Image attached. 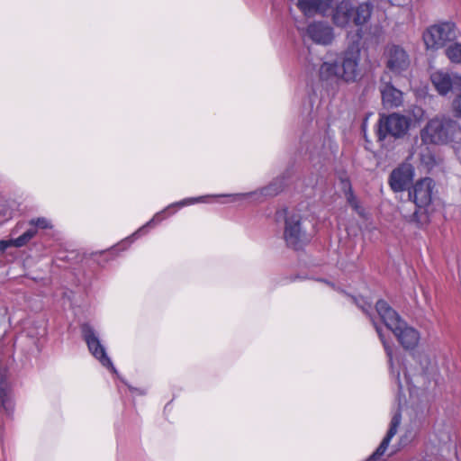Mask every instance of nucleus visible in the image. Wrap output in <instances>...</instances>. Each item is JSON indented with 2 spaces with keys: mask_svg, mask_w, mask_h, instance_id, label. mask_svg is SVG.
Masks as SVG:
<instances>
[{
  "mask_svg": "<svg viewBox=\"0 0 461 461\" xmlns=\"http://www.w3.org/2000/svg\"><path fill=\"white\" fill-rule=\"evenodd\" d=\"M420 140L424 144H458L461 142V126L450 116L438 115L420 131Z\"/></svg>",
  "mask_w": 461,
  "mask_h": 461,
  "instance_id": "1",
  "label": "nucleus"
},
{
  "mask_svg": "<svg viewBox=\"0 0 461 461\" xmlns=\"http://www.w3.org/2000/svg\"><path fill=\"white\" fill-rule=\"evenodd\" d=\"M375 309L385 328L393 333L402 347L412 348L418 344L419 332L408 326L385 301H377Z\"/></svg>",
  "mask_w": 461,
  "mask_h": 461,
  "instance_id": "2",
  "label": "nucleus"
},
{
  "mask_svg": "<svg viewBox=\"0 0 461 461\" xmlns=\"http://www.w3.org/2000/svg\"><path fill=\"white\" fill-rule=\"evenodd\" d=\"M372 12L371 2H362L354 6L350 2L342 0L332 10L331 20L337 27L346 28L354 24L361 28L370 20Z\"/></svg>",
  "mask_w": 461,
  "mask_h": 461,
  "instance_id": "3",
  "label": "nucleus"
},
{
  "mask_svg": "<svg viewBox=\"0 0 461 461\" xmlns=\"http://www.w3.org/2000/svg\"><path fill=\"white\" fill-rule=\"evenodd\" d=\"M374 325L375 327L376 332L384 345V350L389 359L390 363V372L392 377L396 381L399 391V405L402 404V398L405 399L404 390H408L410 392V395L412 394V387L411 384V380L406 372V366L403 363L402 357L394 354L393 348L391 347L388 340L385 339L384 333L379 326H377L375 322Z\"/></svg>",
  "mask_w": 461,
  "mask_h": 461,
  "instance_id": "4",
  "label": "nucleus"
},
{
  "mask_svg": "<svg viewBox=\"0 0 461 461\" xmlns=\"http://www.w3.org/2000/svg\"><path fill=\"white\" fill-rule=\"evenodd\" d=\"M245 196V194H214V195H202L198 197H190V198H185L181 201L173 203L167 206L164 210L161 212H157L150 221H149L145 225L138 229L131 236L128 237L125 240L122 241L119 246H122L123 244H131L137 238L146 233V229L148 227H151L153 225H156L162 221L166 216L164 215L166 212L170 211L174 208H182L185 206H189L197 203H208V199L211 197H228L230 198V202H236L240 198Z\"/></svg>",
  "mask_w": 461,
  "mask_h": 461,
  "instance_id": "5",
  "label": "nucleus"
},
{
  "mask_svg": "<svg viewBox=\"0 0 461 461\" xmlns=\"http://www.w3.org/2000/svg\"><path fill=\"white\" fill-rule=\"evenodd\" d=\"M306 220L299 211H289L285 214L284 240L286 245L294 249H300L310 240L307 233Z\"/></svg>",
  "mask_w": 461,
  "mask_h": 461,
  "instance_id": "6",
  "label": "nucleus"
},
{
  "mask_svg": "<svg viewBox=\"0 0 461 461\" xmlns=\"http://www.w3.org/2000/svg\"><path fill=\"white\" fill-rule=\"evenodd\" d=\"M457 37L455 23H440L428 28L423 33V41L427 49L438 50Z\"/></svg>",
  "mask_w": 461,
  "mask_h": 461,
  "instance_id": "7",
  "label": "nucleus"
},
{
  "mask_svg": "<svg viewBox=\"0 0 461 461\" xmlns=\"http://www.w3.org/2000/svg\"><path fill=\"white\" fill-rule=\"evenodd\" d=\"M30 228L15 239L0 240V251L5 252L10 247L26 246L37 234L38 230L52 229L51 221L47 217L32 218L28 221Z\"/></svg>",
  "mask_w": 461,
  "mask_h": 461,
  "instance_id": "8",
  "label": "nucleus"
},
{
  "mask_svg": "<svg viewBox=\"0 0 461 461\" xmlns=\"http://www.w3.org/2000/svg\"><path fill=\"white\" fill-rule=\"evenodd\" d=\"M409 127L410 122L404 115L394 113L382 116L378 123L377 138L382 141L387 135L395 138L402 137L408 131Z\"/></svg>",
  "mask_w": 461,
  "mask_h": 461,
  "instance_id": "9",
  "label": "nucleus"
},
{
  "mask_svg": "<svg viewBox=\"0 0 461 461\" xmlns=\"http://www.w3.org/2000/svg\"><path fill=\"white\" fill-rule=\"evenodd\" d=\"M82 335L93 357L96 358L103 366L115 373L116 369L112 360L107 356L105 348L102 345L95 329L89 324H84L82 326Z\"/></svg>",
  "mask_w": 461,
  "mask_h": 461,
  "instance_id": "10",
  "label": "nucleus"
},
{
  "mask_svg": "<svg viewBox=\"0 0 461 461\" xmlns=\"http://www.w3.org/2000/svg\"><path fill=\"white\" fill-rule=\"evenodd\" d=\"M361 50L357 44H352L341 57L340 79L346 82H354L359 77V61Z\"/></svg>",
  "mask_w": 461,
  "mask_h": 461,
  "instance_id": "11",
  "label": "nucleus"
},
{
  "mask_svg": "<svg viewBox=\"0 0 461 461\" xmlns=\"http://www.w3.org/2000/svg\"><path fill=\"white\" fill-rule=\"evenodd\" d=\"M435 182L430 177L418 180L409 191L411 201L419 209H426L430 205L435 194Z\"/></svg>",
  "mask_w": 461,
  "mask_h": 461,
  "instance_id": "12",
  "label": "nucleus"
},
{
  "mask_svg": "<svg viewBox=\"0 0 461 461\" xmlns=\"http://www.w3.org/2000/svg\"><path fill=\"white\" fill-rule=\"evenodd\" d=\"M431 82L441 95H446L450 91L461 90V76L444 70H437L430 75Z\"/></svg>",
  "mask_w": 461,
  "mask_h": 461,
  "instance_id": "13",
  "label": "nucleus"
},
{
  "mask_svg": "<svg viewBox=\"0 0 461 461\" xmlns=\"http://www.w3.org/2000/svg\"><path fill=\"white\" fill-rule=\"evenodd\" d=\"M305 37L321 46L331 45L335 40L334 29L326 22H312L305 30Z\"/></svg>",
  "mask_w": 461,
  "mask_h": 461,
  "instance_id": "14",
  "label": "nucleus"
},
{
  "mask_svg": "<svg viewBox=\"0 0 461 461\" xmlns=\"http://www.w3.org/2000/svg\"><path fill=\"white\" fill-rule=\"evenodd\" d=\"M386 68L393 74H401L408 69L410 58L407 52L398 45L388 46L384 52Z\"/></svg>",
  "mask_w": 461,
  "mask_h": 461,
  "instance_id": "15",
  "label": "nucleus"
},
{
  "mask_svg": "<svg viewBox=\"0 0 461 461\" xmlns=\"http://www.w3.org/2000/svg\"><path fill=\"white\" fill-rule=\"evenodd\" d=\"M414 177V168L409 163H402L394 168L389 176V185L395 193L406 190Z\"/></svg>",
  "mask_w": 461,
  "mask_h": 461,
  "instance_id": "16",
  "label": "nucleus"
},
{
  "mask_svg": "<svg viewBox=\"0 0 461 461\" xmlns=\"http://www.w3.org/2000/svg\"><path fill=\"white\" fill-rule=\"evenodd\" d=\"M401 413L399 411H396L392 418L390 427L385 437L383 438L382 442L380 443L376 450L367 458L366 461H378L383 457V456L388 449L392 438L397 433L398 427L401 424Z\"/></svg>",
  "mask_w": 461,
  "mask_h": 461,
  "instance_id": "17",
  "label": "nucleus"
},
{
  "mask_svg": "<svg viewBox=\"0 0 461 461\" xmlns=\"http://www.w3.org/2000/svg\"><path fill=\"white\" fill-rule=\"evenodd\" d=\"M335 0H297V7L306 16H312L315 14L326 15L330 10Z\"/></svg>",
  "mask_w": 461,
  "mask_h": 461,
  "instance_id": "18",
  "label": "nucleus"
},
{
  "mask_svg": "<svg viewBox=\"0 0 461 461\" xmlns=\"http://www.w3.org/2000/svg\"><path fill=\"white\" fill-rule=\"evenodd\" d=\"M380 93L385 108H396L402 104V92L391 83H383L380 86Z\"/></svg>",
  "mask_w": 461,
  "mask_h": 461,
  "instance_id": "19",
  "label": "nucleus"
},
{
  "mask_svg": "<svg viewBox=\"0 0 461 461\" xmlns=\"http://www.w3.org/2000/svg\"><path fill=\"white\" fill-rule=\"evenodd\" d=\"M0 410L7 415L13 414L14 411L11 386L5 375L0 376Z\"/></svg>",
  "mask_w": 461,
  "mask_h": 461,
  "instance_id": "20",
  "label": "nucleus"
},
{
  "mask_svg": "<svg viewBox=\"0 0 461 461\" xmlns=\"http://www.w3.org/2000/svg\"><path fill=\"white\" fill-rule=\"evenodd\" d=\"M399 209L402 217L411 223L420 225L426 221V214L421 212V209L416 207L411 201L402 203Z\"/></svg>",
  "mask_w": 461,
  "mask_h": 461,
  "instance_id": "21",
  "label": "nucleus"
},
{
  "mask_svg": "<svg viewBox=\"0 0 461 461\" xmlns=\"http://www.w3.org/2000/svg\"><path fill=\"white\" fill-rule=\"evenodd\" d=\"M340 66L337 62H323L319 68V76L322 81L340 79Z\"/></svg>",
  "mask_w": 461,
  "mask_h": 461,
  "instance_id": "22",
  "label": "nucleus"
},
{
  "mask_svg": "<svg viewBox=\"0 0 461 461\" xmlns=\"http://www.w3.org/2000/svg\"><path fill=\"white\" fill-rule=\"evenodd\" d=\"M446 54L452 62L461 63V44L455 43L450 45L447 49Z\"/></svg>",
  "mask_w": 461,
  "mask_h": 461,
  "instance_id": "23",
  "label": "nucleus"
},
{
  "mask_svg": "<svg viewBox=\"0 0 461 461\" xmlns=\"http://www.w3.org/2000/svg\"><path fill=\"white\" fill-rule=\"evenodd\" d=\"M344 186L347 187L348 186V190L346 192V197H347V201L348 203H349V205L359 214V215H363L364 214V210L359 206L358 204V202L357 200V198L355 197V195L353 194L352 191H351V188L349 186V184L348 182H344L343 183Z\"/></svg>",
  "mask_w": 461,
  "mask_h": 461,
  "instance_id": "24",
  "label": "nucleus"
},
{
  "mask_svg": "<svg viewBox=\"0 0 461 461\" xmlns=\"http://www.w3.org/2000/svg\"><path fill=\"white\" fill-rule=\"evenodd\" d=\"M0 215L9 219L13 217V211L10 209L7 202H0Z\"/></svg>",
  "mask_w": 461,
  "mask_h": 461,
  "instance_id": "25",
  "label": "nucleus"
},
{
  "mask_svg": "<svg viewBox=\"0 0 461 461\" xmlns=\"http://www.w3.org/2000/svg\"><path fill=\"white\" fill-rule=\"evenodd\" d=\"M357 305L363 310L364 312L368 313V310L371 308L369 303L364 301L363 299H357L355 297L352 298Z\"/></svg>",
  "mask_w": 461,
  "mask_h": 461,
  "instance_id": "26",
  "label": "nucleus"
},
{
  "mask_svg": "<svg viewBox=\"0 0 461 461\" xmlns=\"http://www.w3.org/2000/svg\"><path fill=\"white\" fill-rule=\"evenodd\" d=\"M453 110L454 112L461 116V94L458 95L453 101Z\"/></svg>",
  "mask_w": 461,
  "mask_h": 461,
  "instance_id": "27",
  "label": "nucleus"
},
{
  "mask_svg": "<svg viewBox=\"0 0 461 461\" xmlns=\"http://www.w3.org/2000/svg\"><path fill=\"white\" fill-rule=\"evenodd\" d=\"M281 190V187H276V185H270L263 190L267 195H275Z\"/></svg>",
  "mask_w": 461,
  "mask_h": 461,
  "instance_id": "28",
  "label": "nucleus"
},
{
  "mask_svg": "<svg viewBox=\"0 0 461 461\" xmlns=\"http://www.w3.org/2000/svg\"><path fill=\"white\" fill-rule=\"evenodd\" d=\"M23 222H19L16 224V226L12 230V234H15L18 232V230L23 227Z\"/></svg>",
  "mask_w": 461,
  "mask_h": 461,
  "instance_id": "29",
  "label": "nucleus"
},
{
  "mask_svg": "<svg viewBox=\"0 0 461 461\" xmlns=\"http://www.w3.org/2000/svg\"><path fill=\"white\" fill-rule=\"evenodd\" d=\"M414 116L417 119H420L423 116L422 109H420V108L417 109V112L414 113Z\"/></svg>",
  "mask_w": 461,
  "mask_h": 461,
  "instance_id": "30",
  "label": "nucleus"
},
{
  "mask_svg": "<svg viewBox=\"0 0 461 461\" xmlns=\"http://www.w3.org/2000/svg\"><path fill=\"white\" fill-rule=\"evenodd\" d=\"M130 390H131V392H136V393H138L139 394H144V393H145V392H144V391H142V390H139V389H135V388H131V387H130Z\"/></svg>",
  "mask_w": 461,
  "mask_h": 461,
  "instance_id": "31",
  "label": "nucleus"
}]
</instances>
